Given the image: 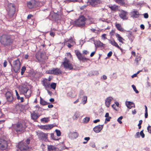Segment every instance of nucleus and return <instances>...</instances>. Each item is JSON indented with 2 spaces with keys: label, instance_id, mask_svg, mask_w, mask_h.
I'll return each instance as SVG.
<instances>
[{
  "label": "nucleus",
  "instance_id": "obj_1",
  "mask_svg": "<svg viewBox=\"0 0 151 151\" xmlns=\"http://www.w3.org/2000/svg\"><path fill=\"white\" fill-rule=\"evenodd\" d=\"M13 42V40L10 35L4 34L0 37V42L4 46L9 45Z\"/></svg>",
  "mask_w": 151,
  "mask_h": 151
},
{
  "label": "nucleus",
  "instance_id": "obj_2",
  "mask_svg": "<svg viewBox=\"0 0 151 151\" xmlns=\"http://www.w3.org/2000/svg\"><path fill=\"white\" fill-rule=\"evenodd\" d=\"M12 67V70H13L15 73H17L19 70L21 63L19 59L14 61L13 65L9 62Z\"/></svg>",
  "mask_w": 151,
  "mask_h": 151
},
{
  "label": "nucleus",
  "instance_id": "obj_3",
  "mask_svg": "<svg viewBox=\"0 0 151 151\" xmlns=\"http://www.w3.org/2000/svg\"><path fill=\"white\" fill-rule=\"evenodd\" d=\"M6 9L8 12V16L10 18L12 17L15 11V5L12 3L9 4Z\"/></svg>",
  "mask_w": 151,
  "mask_h": 151
},
{
  "label": "nucleus",
  "instance_id": "obj_4",
  "mask_svg": "<svg viewBox=\"0 0 151 151\" xmlns=\"http://www.w3.org/2000/svg\"><path fill=\"white\" fill-rule=\"evenodd\" d=\"M86 20V19L85 17L82 16L74 22V24L76 26L79 27H83L85 25V21Z\"/></svg>",
  "mask_w": 151,
  "mask_h": 151
},
{
  "label": "nucleus",
  "instance_id": "obj_5",
  "mask_svg": "<svg viewBox=\"0 0 151 151\" xmlns=\"http://www.w3.org/2000/svg\"><path fill=\"white\" fill-rule=\"evenodd\" d=\"M20 91L21 93L24 94L27 98H29L31 96V92L29 90V88L25 85H23L21 87Z\"/></svg>",
  "mask_w": 151,
  "mask_h": 151
},
{
  "label": "nucleus",
  "instance_id": "obj_6",
  "mask_svg": "<svg viewBox=\"0 0 151 151\" xmlns=\"http://www.w3.org/2000/svg\"><path fill=\"white\" fill-rule=\"evenodd\" d=\"M12 127L17 132H24L26 127V125H23L19 122H18L17 124H12Z\"/></svg>",
  "mask_w": 151,
  "mask_h": 151
},
{
  "label": "nucleus",
  "instance_id": "obj_7",
  "mask_svg": "<svg viewBox=\"0 0 151 151\" xmlns=\"http://www.w3.org/2000/svg\"><path fill=\"white\" fill-rule=\"evenodd\" d=\"M9 141L4 139H0V150L1 151L6 150L8 148Z\"/></svg>",
  "mask_w": 151,
  "mask_h": 151
},
{
  "label": "nucleus",
  "instance_id": "obj_8",
  "mask_svg": "<svg viewBox=\"0 0 151 151\" xmlns=\"http://www.w3.org/2000/svg\"><path fill=\"white\" fill-rule=\"evenodd\" d=\"M19 150L17 151H26L28 150L29 147L26 144L25 142H21L17 145Z\"/></svg>",
  "mask_w": 151,
  "mask_h": 151
},
{
  "label": "nucleus",
  "instance_id": "obj_9",
  "mask_svg": "<svg viewBox=\"0 0 151 151\" xmlns=\"http://www.w3.org/2000/svg\"><path fill=\"white\" fill-rule=\"evenodd\" d=\"M87 3L92 7H96L99 6L102 1L100 0H88Z\"/></svg>",
  "mask_w": 151,
  "mask_h": 151
},
{
  "label": "nucleus",
  "instance_id": "obj_10",
  "mask_svg": "<svg viewBox=\"0 0 151 151\" xmlns=\"http://www.w3.org/2000/svg\"><path fill=\"white\" fill-rule=\"evenodd\" d=\"M69 61L66 58H65L64 59V61L62 63V65L65 69L71 70L73 69V65L69 63Z\"/></svg>",
  "mask_w": 151,
  "mask_h": 151
},
{
  "label": "nucleus",
  "instance_id": "obj_11",
  "mask_svg": "<svg viewBox=\"0 0 151 151\" xmlns=\"http://www.w3.org/2000/svg\"><path fill=\"white\" fill-rule=\"evenodd\" d=\"M48 73L49 74L58 75L61 74L62 71L60 69L58 68H53L51 70H49Z\"/></svg>",
  "mask_w": 151,
  "mask_h": 151
},
{
  "label": "nucleus",
  "instance_id": "obj_12",
  "mask_svg": "<svg viewBox=\"0 0 151 151\" xmlns=\"http://www.w3.org/2000/svg\"><path fill=\"white\" fill-rule=\"evenodd\" d=\"M5 96L7 101L10 103L12 102L14 98L12 94L10 92L8 91L6 92L5 94Z\"/></svg>",
  "mask_w": 151,
  "mask_h": 151
},
{
  "label": "nucleus",
  "instance_id": "obj_13",
  "mask_svg": "<svg viewBox=\"0 0 151 151\" xmlns=\"http://www.w3.org/2000/svg\"><path fill=\"white\" fill-rule=\"evenodd\" d=\"M47 134L43 132H41L39 133L38 137L40 140L45 141L47 138Z\"/></svg>",
  "mask_w": 151,
  "mask_h": 151
},
{
  "label": "nucleus",
  "instance_id": "obj_14",
  "mask_svg": "<svg viewBox=\"0 0 151 151\" xmlns=\"http://www.w3.org/2000/svg\"><path fill=\"white\" fill-rule=\"evenodd\" d=\"M103 124L97 126L93 128V130L96 133H99L103 129Z\"/></svg>",
  "mask_w": 151,
  "mask_h": 151
},
{
  "label": "nucleus",
  "instance_id": "obj_15",
  "mask_svg": "<svg viewBox=\"0 0 151 151\" xmlns=\"http://www.w3.org/2000/svg\"><path fill=\"white\" fill-rule=\"evenodd\" d=\"M53 124L47 125H41L40 126V128L46 130H49L53 127Z\"/></svg>",
  "mask_w": 151,
  "mask_h": 151
},
{
  "label": "nucleus",
  "instance_id": "obj_16",
  "mask_svg": "<svg viewBox=\"0 0 151 151\" xmlns=\"http://www.w3.org/2000/svg\"><path fill=\"white\" fill-rule=\"evenodd\" d=\"M42 83L43 86L45 87V89L47 90V88H49L50 83H47V79L43 80L42 81Z\"/></svg>",
  "mask_w": 151,
  "mask_h": 151
},
{
  "label": "nucleus",
  "instance_id": "obj_17",
  "mask_svg": "<svg viewBox=\"0 0 151 151\" xmlns=\"http://www.w3.org/2000/svg\"><path fill=\"white\" fill-rule=\"evenodd\" d=\"M110 43L113 45L115 46L116 47H117L121 51L122 50V49L118 45V44L115 42L114 40H109Z\"/></svg>",
  "mask_w": 151,
  "mask_h": 151
},
{
  "label": "nucleus",
  "instance_id": "obj_18",
  "mask_svg": "<svg viewBox=\"0 0 151 151\" xmlns=\"http://www.w3.org/2000/svg\"><path fill=\"white\" fill-rule=\"evenodd\" d=\"M96 47L97 48L101 47H103L104 44L100 41H97L94 42Z\"/></svg>",
  "mask_w": 151,
  "mask_h": 151
},
{
  "label": "nucleus",
  "instance_id": "obj_19",
  "mask_svg": "<svg viewBox=\"0 0 151 151\" xmlns=\"http://www.w3.org/2000/svg\"><path fill=\"white\" fill-rule=\"evenodd\" d=\"M69 135L71 136L72 138L76 139L78 137V134L77 132H70L69 133Z\"/></svg>",
  "mask_w": 151,
  "mask_h": 151
},
{
  "label": "nucleus",
  "instance_id": "obj_20",
  "mask_svg": "<svg viewBox=\"0 0 151 151\" xmlns=\"http://www.w3.org/2000/svg\"><path fill=\"white\" fill-rule=\"evenodd\" d=\"M68 42L70 43L72 45H74L76 44L75 42L73 40V39L71 37L70 38L69 40H65V44L66 45V43Z\"/></svg>",
  "mask_w": 151,
  "mask_h": 151
},
{
  "label": "nucleus",
  "instance_id": "obj_21",
  "mask_svg": "<svg viewBox=\"0 0 151 151\" xmlns=\"http://www.w3.org/2000/svg\"><path fill=\"white\" fill-rule=\"evenodd\" d=\"M126 105L127 107L130 109L133 107H135L134 104L133 102L130 101H128L127 103H126Z\"/></svg>",
  "mask_w": 151,
  "mask_h": 151
},
{
  "label": "nucleus",
  "instance_id": "obj_22",
  "mask_svg": "<svg viewBox=\"0 0 151 151\" xmlns=\"http://www.w3.org/2000/svg\"><path fill=\"white\" fill-rule=\"evenodd\" d=\"M139 14L138 12L137 11H134L132 12V16L136 18L139 17Z\"/></svg>",
  "mask_w": 151,
  "mask_h": 151
},
{
  "label": "nucleus",
  "instance_id": "obj_23",
  "mask_svg": "<svg viewBox=\"0 0 151 151\" xmlns=\"http://www.w3.org/2000/svg\"><path fill=\"white\" fill-rule=\"evenodd\" d=\"M115 36L119 42H120L122 43H124L123 42V40H124L122 38L119 34L116 33L115 34Z\"/></svg>",
  "mask_w": 151,
  "mask_h": 151
},
{
  "label": "nucleus",
  "instance_id": "obj_24",
  "mask_svg": "<svg viewBox=\"0 0 151 151\" xmlns=\"http://www.w3.org/2000/svg\"><path fill=\"white\" fill-rule=\"evenodd\" d=\"M120 17L123 19H127L126 13L124 11H123L119 14Z\"/></svg>",
  "mask_w": 151,
  "mask_h": 151
},
{
  "label": "nucleus",
  "instance_id": "obj_25",
  "mask_svg": "<svg viewBox=\"0 0 151 151\" xmlns=\"http://www.w3.org/2000/svg\"><path fill=\"white\" fill-rule=\"evenodd\" d=\"M76 55L78 59L81 60L83 56L82 54L78 51H76Z\"/></svg>",
  "mask_w": 151,
  "mask_h": 151
},
{
  "label": "nucleus",
  "instance_id": "obj_26",
  "mask_svg": "<svg viewBox=\"0 0 151 151\" xmlns=\"http://www.w3.org/2000/svg\"><path fill=\"white\" fill-rule=\"evenodd\" d=\"M27 5L29 9L33 8L34 6V5L32 1H27Z\"/></svg>",
  "mask_w": 151,
  "mask_h": 151
},
{
  "label": "nucleus",
  "instance_id": "obj_27",
  "mask_svg": "<svg viewBox=\"0 0 151 151\" xmlns=\"http://www.w3.org/2000/svg\"><path fill=\"white\" fill-rule=\"evenodd\" d=\"M116 27L117 29L119 31L122 32L124 30L123 29L121 25L119 24H116Z\"/></svg>",
  "mask_w": 151,
  "mask_h": 151
},
{
  "label": "nucleus",
  "instance_id": "obj_28",
  "mask_svg": "<svg viewBox=\"0 0 151 151\" xmlns=\"http://www.w3.org/2000/svg\"><path fill=\"white\" fill-rule=\"evenodd\" d=\"M31 117L32 119L34 120H36L37 119L38 116L35 113H34L31 114Z\"/></svg>",
  "mask_w": 151,
  "mask_h": 151
},
{
  "label": "nucleus",
  "instance_id": "obj_29",
  "mask_svg": "<svg viewBox=\"0 0 151 151\" xmlns=\"http://www.w3.org/2000/svg\"><path fill=\"white\" fill-rule=\"evenodd\" d=\"M42 54L39 53L35 55V57L38 61H41V59L42 58Z\"/></svg>",
  "mask_w": 151,
  "mask_h": 151
},
{
  "label": "nucleus",
  "instance_id": "obj_30",
  "mask_svg": "<svg viewBox=\"0 0 151 151\" xmlns=\"http://www.w3.org/2000/svg\"><path fill=\"white\" fill-rule=\"evenodd\" d=\"M40 104L43 105H46L48 104H49V103H47V102H46L45 100L42 99L41 97H40Z\"/></svg>",
  "mask_w": 151,
  "mask_h": 151
},
{
  "label": "nucleus",
  "instance_id": "obj_31",
  "mask_svg": "<svg viewBox=\"0 0 151 151\" xmlns=\"http://www.w3.org/2000/svg\"><path fill=\"white\" fill-rule=\"evenodd\" d=\"M48 150H55L56 148L54 146L48 145L47 147Z\"/></svg>",
  "mask_w": 151,
  "mask_h": 151
},
{
  "label": "nucleus",
  "instance_id": "obj_32",
  "mask_svg": "<svg viewBox=\"0 0 151 151\" xmlns=\"http://www.w3.org/2000/svg\"><path fill=\"white\" fill-rule=\"evenodd\" d=\"M82 1V0H66L65 1V2L66 3H69L70 2H81Z\"/></svg>",
  "mask_w": 151,
  "mask_h": 151
},
{
  "label": "nucleus",
  "instance_id": "obj_33",
  "mask_svg": "<svg viewBox=\"0 0 151 151\" xmlns=\"http://www.w3.org/2000/svg\"><path fill=\"white\" fill-rule=\"evenodd\" d=\"M49 119V117H44L41 119V122H44L45 123H47L49 121L48 119Z\"/></svg>",
  "mask_w": 151,
  "mask_h": 151
},
{
  "label": "nucleus",
  "instance_id": "obj_34",
  "mask_svg": "<svg viewBox=\"0 0 151 151\" xmlns=\"http://www.w3.org/2000/svg\"><path fill=\"white\" fill-rule=\"evenodd\" d=\"M56 83H52L50 84V86L53 89H55L56 87Z\"/></svg>",
  "mask_w": 151,
  "mask_h": 151
},
{
  "label": "nucleus",
  "instance_id": "obj_35",
  "mask_svg": "<svg viewBox=\"0 0 151 151\" xmlns=\"http://www.w3.org/2000/svg\"><path fill=\"white\" fill-rule=\"evenodd\" d=\"M87 100V97L86 96H84L82 99V101L83 102V104H85L86 103Z\"/></svg>",
  "mask_w": 151,
  "mask_h": 151
},
{
  "label": "nucleus",
  "instance_id": "obj_36",
  "mask_svg": "<svg viewBox=\"0 0 151 151\" xmlns=\"http://www.w3.org/2000/svg\"><path fill=\"white\" fill-rule=\"evenodd\" d=\"M116 2L118 4L123 5L124 4L123 0H116Z\"/></svg>",
  "mask_w": 151,
  "mask_h": 151
},
{
  "label": "nucleus",
  "instance_id": "obj_37",
  "mask_svg": "<svg viewBox=\"0 0 151 151\" xmlns=\"http://www.w3.org/2000/svg\"><path fill=\"white\" fill-rule=\"evenodd\" d=\"M80 116V114L78 112H76L73 116V118L75 119L78 118Z\"/></svg>",
  "mask_w": 151,
  "mask_h": 151
},
{
  "label": "nucleus",
  "instance_id": "obj_38",
  "mask_svg": "<svg viewBox=\"0 0 151 151\" xmlns=\"http://www.w3.org/2000/svg\"><path fill=\"white\" fill-rule=\"evenodd\" d=\"M110 8L111 10L113 11H116L117 9H118V6H110Z\"/></svg>",
  "mask_w": 151,
  "mask_h": 151
},
{
  "label": "nucleus",
  "instance_id": "obj_39",
  "mask_svg": "<svg viewBox=\"0 0 151 151\" xmlns=\"http://www.w3.org/2000/svg\"><path fill=\"white\" fill-rule=\"evenodd\" d=\"M90 120L89 117H86L83 119V122L84 123H87Z\"/></svg>",
  "mask_w": 151,
  "mask_h": 151
},
{
  "label": "nucleus",
  "instance_id": "obj_40",
  "mask_svg": "<svg viewBox=\"0 0 151 151\" xmlns=\"http://www.w3.org/2000/svg\"><path fill=\"white\" fill-rule=\"evenodd\" d=\"M55 131L57 135L58 136H60L61 135V133L60 130L58 129H56Z\"/></svg>",
  "mask_w": 151,
  "mask_h": 151
},
{
  "label": "nucleus",
  "instance_id": "obj_41",
  "mask_svg": "<svg viewBox=\"0 0 151 151\" xmlns=\"http://www.w3.org/2000/svg\"><path fill=\"white\" fill-rule=\"evenodd\" d=\"M132 88H133L134 90V91H135V92L136 93H139L138 91L137 90L135 86L134 85H132Z\"/></svg>",
  "mask_w": 151,
  "mask_h": 151
},
{
  "label": "nucleus",
  "instance_id": "obj_42",
  "mask_svg": "<svg viewBox=\"0 0 151 151\" xmlns=\"http://www.w3.org/2000/svg\"><path fill=\"white\" fill-rule=\"evenodd\" d=\"M112 98L111 97H109L107 98L105 101L110 103V102L112 100Z\"/></svg>",
  "mask_w": 151,
  "mask_h": 151
},
{
  "label": "nucleus",
  "instance_id": "obj_43",
  "mask_svg": "<svg viewBox=\"0 0 151 151\" xmlns=\"http://www.w3.org/2000/svg\"><path fill=\"white\" fill-rule=\"evenodd\" d=\"M123 119L122 116H120L117 119V121L119 122V123L120 124H121L122 123V122L120 121L121 120H122Z\"/></svg>",
  "mask_w": 151,
  "mask_h": 151
},
{
  "label": "nucleus",
  "instance_id": "obj_44",
  "mask_svg": "<svg viewBox=\"0 0 151 151\" xmlns=\"http://www.w3.org/2000/svg\"><path fill=\"white\" fill-rule=\"evenodd\" d=\"M90 146L93 148H94L96 147L95 143L93 142H91L90 143Z\"/></svg>",
  "mask_w": 151,
  "mask_h": 151
},
{
  "label": "nucleus",
  "instance_id": "obj_45",
  "mask_svg": "<svg viewBox=\"0 0 151 151\" xmlns=\"http://www.w3.org/2000/svg\"><path fill=\"white\" fill-rule=\"evenodd\" d=\"M140 60L141 58L140 57H136L135 60L136 63H138L139 62V61Z\"/></svg>",
  "mask_w": 151,
  "mask_h": 151
},
{
  "label": "nucleus",
  "instance_id": "obj_46",
  "mask_svg": "<svg viewBox=\"0 0 151 151\" xmlns=\"http://www.w3.org/2000/svg\"><path fill=\"white\" fill-rule=\"evenodd\" d=\"M50 136L51 138L54 140H58V139H56L54 137V134L53 133H51L50 134Z\"/></svg>",
  "mask_w": 151,
  "mask_h": 151
},
{
  "label": "nucleus",
  "instance_id": "obj_47",
  "mask_svg": "<svg viewBox=\"0 0 151 151\" xmlns=\"http://www.w3.org/2000/svg\"><path fill=\"white\" fill-rule=\"evenodd\" d=\"M146 87L147 88L148 87H151V83L149 82L148 81H147L146 83Z\"/></svg>",
  "mask_w": 151,
  "mask_h": 151
},
{
  "label": "nucleus",
  "instance_id": "obj_48",
  "mask_svg": "<svg viewBox=\"0 0 151 151\" xmlns=\"http://www.w3.org/2000/svg\"><path fill=\"white\" fill-rule=\"evenodd\" d=\"M143 130L141 131L140 133V135L143 138H144L145 136V135L143 132Z\"/></svg>",
  "mask_w": 151,
  "mask_h": 151
},
{
  "label": "nucleus",
  "instance_id": "obj_49",
  "mask_svg": "<svg viewBox=\"0 0 151 151\" xmlns=\"http://www.w3.org/2000/svg\"><path fill=\"white\" fill-rule=\"evenodd\" d=\"M140 137V133L139 132H137L135 135H134V137L135 138H139Z\"/></svg>",
  "mask_w": 151,
  "mask_h": 151
},
{
  "label": "nucleus",
  "instance_id": "obj_50",
  "mask_svg": "<svg viewBox=\"0 0 151 151\" xmlns=\"http://www.w3.org/2000/svg\"><path fill=\"white\" fill-rule=\"evenodd\" d=\"M89 60V59L83 56L81 60L83 62H84L85 61H87Z\"/></svg>",
  "mask_w": 151,
  "mask_h": 151
},
{
  "label": "nucleus",
  "instance_id": "obj_51",
  "mask_svg": "<svg viewBox=\"0 0 151 151\" xmlns=\"http://www.w3.org/2000/svg\"><path fill=\"white\" fill-rule=\"evenodd\" d=\"M84 91L83 90H81L80 91V93H79V96L80 98L81 97V96H83L84 95Z\"/></svg>",
  "mask_w": 151,
  "mask_h": 151
},
{
  "label": "nucleus",
  "instance_id": "obj_52",
  "mask_svg": "<svg viewBox=\"0 0 151 151\" xmlns=\"http://www.w3.org/2000/svg\"><path fill=\"white\" fill-rule=\"evenodd\" d=\"M142 121L141 120H139V123L138 125V126L139 127V129H140L141 127V125L142 124Z\"/></svg>",
  "mask_w": 151,
  "mask_h": 151
},
{
  "label": "nucleus",
  "instance_id": "obj_53",
  "mask_svg": "<svg viewBox=\"0 0 151 151\" xmlns=\"http://www.w3.org/2000/svg\"><path fill=\"white\" fill-rule=\"evenodd\" d=\"M134 38V36L129 37H128L129 40L131 41V42H132L133 41Z\"/></svg>",
  "mask_w": 151,
  "mask_h": 151
},
{
  "label": "nucleus",
  "instance_id": "obj_54",
  "mask_svg": "<svg viewBox=\"0 0 151 151\" xmlns=\"http://www.w3.org/2000/svg\"><path fill=\"white\" fill-rule=\"evenodd\" d=\"M129 34L128 35V37H129L134 36L132 35V32L130 31H128Z\"/></svg>",
  "mask_w": 151,
  "mask_h": 151
},
{
  "label": "nucleus",
  "instance_id": "obj_55",
  "mask_svg": "<svg viewBox=\"0 0 151 151\" xmlns=\"http://www.w3.org/2000/svg\"><path fill=\"white\" fill-rule=\"evenodd\" d=\"M147 129L148 132L151 134V126H149L147 127Z\"/></svg>",
  "mask_w": 151,
  "mask_h": 151
},
{
  "label": "nucleus",
  "instance_id": "obj_56",
  "mask_svg": "<svg viewBox=\"0 0 151 151\" xmlns=\"http://www.w3.org/2000/svg\"><path fill=\"white\" fill-rule=\"evenodd\" d=\"M111 118V117H109L106 118L105 119V123H106V121L107 122H109L110 121V119Z\"/></svg>",
  "mask_w": 151,
  "mask_h": 151
},
{
  "label": "nucleus",
  "instance_id": "obj_57",
  "mask_svg": "<svg viewBox=\"0 0 151 151\" xmlns=\"http://www.w3.org/2000/svg\"><path fill=\"white\" fill-rule=\"evenodd\" d=\"M17 99L18 100L20 99L21 100V102H22L24 101V99L23 97H20V96H19V98Z\"/></svg>",
  "mask_w": 151,
  "mask_h": 151
},
{
  "label": "nucleus",
  "instance_id": "obj_58",
  "mask_svg": "<svg viewBox=\"0 0 151 151\" xmlns=\"http://www.w3.org/2000/svg\"><path fill=\"white\" fill-rule=\"evenodd\" d=\"M26 145H28L30 143V139H27L26 141Z\"/></svg>",
  "mask_w": 151,
  "mask_h": 151
},
{
  "label": "nucleus",
  "instance_id": "obj_59",
  "mask_svg": "<svg viewBox=\"0 0 151 151\" xmlns=\"http://www.w3.org/2000/svg\"><path fill=\"white\" fill-rule=\"evenodd\" d=\"M112 54V51H110L107 54L108 57H109L111 56Z\"/></svg>",
  "mask_w": 151,
  "mask_h": 151
},
{
  "label": "nucleus",
  "instance_id": "obj_60",
  "mask_svg": "<svg viewBox=\"0 0 151 151\" xmlns=\"http://www.w3.org/2000/svg\"><path fill=\"white\" fill-rule=\"evenodd\" d=\"M144 17L145 18H147L148 17V15L147 13L144 14Z\"/></svg>",
  "mask_w": 151,
  "mask_h": 151
},
{
  "label": "nucleus",
  "instance_id": "obj_61",
  "mask_svg": "<svg viewBox=\"0 0 151 151\" xmlns=\"http://www.w3.org/2000/svg\"><path fill=\"white\" fill-rule=\"evenodd\" d=\"M68 44V45H67V46L69 48H70L72 47V46L73 45H72V44H70V42H68V43H66V44Z\"/></svg>",
  "mask_w": 151,
  "mask_h": 151
},
{
  "label": "nucleus",
  "instance_id": "obj_62",
  "mask_svg": "<svg viewBox=\"0 0 151 151\" xmlns=\"http://www.w3.org/2000/svg\"><path fill=\"white\" fill-rule=\"evenodd\" d=\"M7 62L6 60H5L4 61V62L3 63V66L4 67H6L7 65Z\"/></svg>",
  "mask_w": 151,
  "mask_h": 151
},
{
  "label": "nucleus",
  "instance_id": "obj_63",
  "mask_svg": "<svg viewBox=\"0 0 151 151\" xmlns=\"http://www.w3.org/2000/svg\"><path fill=\"white\" fill-rule=\"evenodd\" d=\"M25 70H26L25 67L24 66H23L21 69V71L24 72Z\"/></svg>",
  "mask_w": 151,
  "mask_h": 151
},
{
  "label": "nucleus",
  "instance_id": "obj_64",
  "mask_svg": "<svg viewBox=\"0 0 151 151\" xmlns=\"http://www.w3.org/2000/svg\"><path fill=\"white\" fill-rule=\"evenodd\" d=\"M114 31L112 30L111 31L110 33V35L111 36H112L114 35Z\"/></svg>",
  "mask_w": 151,
  "mask_h": 151
}]
</instances>
